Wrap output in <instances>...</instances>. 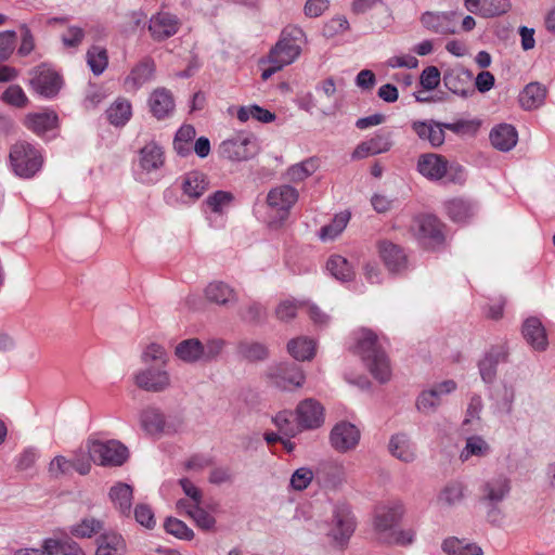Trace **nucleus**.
Returning a JSON list of instances; mask_svg holds the SVG:
<instances>
[{
	"mask_svg": "<svg viewBox=\"0 0 555 555\" xmlns=\"http://www.w3.org/2000/svg\"><path fill=\"white\" fill-rule=\"evenodd\" d=\"M353 352L362 358L372 375L380 383L390 379L391 369L386 353L382 350L377 336L371 330L362 328L356 334Z\"/></svg>",
	"mask_w": 555,
	"mask_h": 555,
	"instance_id": "nucleus-1",
	"label": "nucleus"
},
{
	"mask_svg": "<svg viewBox=\"0 0 555 555\" xmlns=\"http://www.w3.org/2000/svg\"><path fill=\"white\" fill-rule=\"evenodd\" d=\"M512 492V479L501 473L482 480L478 488L479 503L487 509V519L491 524L501 520L500 505Z\"/></svg>",
	"mask_w": 555,
	"mask_h": 555,
	"instance_id": "nucleus-2",
	"label": "nucleus"
},
{
	"mask_svg": "<svg viewBox=\"0 0 555 555\" xmlns=\"http://www.w3.org/2000/svg\"><path fill=\"white\" fill-rule=\"evenodd\" d=\"M416 167L417 171L429 181L444 180V183L460 185L466 181L463 166L456 163H449L440 154L426 153L420 155Z\"/></svg>",
	"mask_w": 555,
	"mask_h": 555,
	"instance_id": "nucleus-3",
	"label": "nucleus"
},
{
	"mask_svg": "<svg viewBox=\"0 0 555 555\" xmlns=\"http://www.w3.org/2000/svg\"><path fill=\"white\" fill-rule=\"evenodd\" d=\"M9 164L15 176L31 179L41 170L43 155L35 145L18 141L10 149Z\"/></svg>",
	"mask_w": 555,
	"mask_h": 555,
	"instance_id": "nucleus-4",
	"label": "nucleus"
},
{
	"mask_svg": "<svg viewBox=\"0 0 555 555\" xmlns=\"http://www.w3.org/2000/svg\"><path fill=\"white\" fill-rule=\"evenodd\" d=\"M305 42L306 35L301 28L285 27L268 54V63H280L284 67L291 65L299 57Z\"/></svg>",
	"mask_w": 555,
	"mask_h": 555,
	"instance_id": "nucleus-5",
	"label": "nucleus"
},
{
	"mask_svg": "<svg viewBox=\"0 0 555 555\" xmlns=\"http://www.w3.org/2000/svg\"><path fill=\"white\" fill-rule=\"evenodd\" d=\"M404 505L399 500L389 501L376 507L373 520V529L376 539L380 542L389 532L396 529L404 515Z\"/></svg>",
	"mask_w": 555,
	"mask_h": 555,
	"instance_id": "nucleus-6",
	"label": "nucleus"
},
{
	"mask_svg": "<svg viewBox=\"0 0 555 555\" xmlns=\"http://www.w3.org/2000/svg\"><path fill=\"white\" fill-rule=\"evenodd\" d=\"M89 455L93 463L101 466H120L128 459V449L117 440L92 441Z\"/></svg>",
	"mask_w": 555,
	"mask_h": 555,
	"instance_id": "nucleus-7",
	"label": "nucleus"
},
{
	"mask_svg": "<svg viewBox=\"0 0 555 555\" xmlns=\"http://www.w3.org/2000/svg\"><path fill=\"white\" fill-rule=\"evenodd\" d=\"M294 421L299 431L315 430L325 423V409L321 402L307 398L297 404L294 410Z\"/></svg>",
	"mask_w": 555,
	"mask_h": 555,
	"instance_id": "nucleus-8",
	"label": "nucleus"
},
{
	"mask_svg": "<svg viewBox=\"0 0 555 555\" xmlns=\"http://www.w3.org/2000/svg\"><path fill=\"white\" fill-rule=\"evenodd\" d=\"M258 153L256 139L247 134H238L227 139L219 145V154L230 162H245Z\"/></svg>",
	"mask_w": 555,
	"mask_h": 555,
	"instance_id": "nucleus-9",
	"label": "nucleus"
},
{
	"mask_svg": "<svg viewBox=\"0 0 555 555\" xmlns=\"http://www.w3.org/2000/svg\"><path fill=\"white\" fill-rule=\"evenodd\" d=\"M30 86L42 98L53 99L62 89L61 75L48 64H41L31 70Z\"/></svg>",
	"mask_w": 555,
	"mask_h": 555,
	"instance_id": "nucleus-10",
	"label": "nucleus"
},
{
	"mask_svg": "<svg viewBox=\"0 0 555 555\" xmlns=\"http://www.w3.org/2000/svg\"><path fill=\"white\" fill-rule=\"evenodd\" d=\"M411 229L418 243L426 248H435L443 242L441 224L433 215L415 217Z\"/></svg>",
	"mask_w": 555,
	"mask_h": 555,
	"instance_id": "nucleus-11",
	"label": "nucleus"
},
{
	"mask_svg": "<svg viewBox=\"0 0 555 555\" xmlns=\"http://www.w3.org/2000/svg\"><path fill=\"white\" fill-rule=\"evenodd\" d=\"M456 389V383L452 379L443 380L423 389L416 398L415 406L418 412L429 415L435 413L442 403L443 396L450 395Z\"/></svg>",
	"mask_w": 555,
	"mask_h": 555,
	"instance_id": "nucleus-12",
	"label": "nucleus"
},
{
	"mask_svg": "<svg viewBox=\"0 0 555 555\" xmlns=\"http://www.w3.org/2000/svg\"><path fill=\"white\" fill-rule=\"evenodd\" d=\"M299 193L289 184H282L271 189L267 195L268 206L275 212L280 222L287 219L291 209L297 203Z\"/></svg>",
	"mask_w": 555,
	"mask_h": 555,
	"instance_id": "nucleus-13",
	"label": "nucleus"
},
{
	"mask_svg": "<svg viewBox=\"0 0 555 555\" xmlns=\"http://www.w3.org/2000/svg\"><path fill=\"white\" fill-rule=\"evenodd\" d=\"M462 14L455 11L425 12L421 16L422 25L429 31L439 35H453L459 30Z\"/></svg>",
	"mask_w": 555,
	"mask_h": 555,
	"instance_id": "nucleus-14",
	"label": "nucleus"
},
{
	"mask_svg": "<svg viewBox=\"0 0 555 555\" xmlns=\"http://www.w3.org/2000/svg\"><path fill=\"white\" fill-rule=\"evenodd\" d=\"M268 377L282 390L301 387L305 382L304 372L294 363H280L269 367Z\"/></svg>",
	"mask_w": 555,
	"mask_h": 555,
	"instance_id": "nucleus-15",
	"label": "nucleus"
},
{
	"mask_svg": "<svg viewBox=\"0 0 555 555\" xmlns=\"http://www.w3.org/2000/svg\"><path fill=\"white\" fill-rule=\"evenodd\" d=\"M361 433L359 428L346 421L338 422L330 433V443L339 453L354 450L359 444Z\"/></svg>",
	"mask_w": 555,
	"mask_h": 555,
	"instance_id": "nucleus-16",
	"label": "nucleus"
},
{
	"mask_svg": "<svg viewBox=\"0 0 555 555\" xmlns=\"http://www.w3.org/2000/svg\"><path fill=\"white\" fill-rule=\"evenodd\" d=\"M444 87L461 98H469L475 93L473 73L462 66H454L443 72Z\"/></svg>",
	"mask_w": 555,
	"mask_h": 555,
	"instance_id": "nucleus-17",
	"label": "nucleus"
},
{
	"mask_svg": "<svg viewBox=\"0 0 555 555\" xmlns=\"http://www.w3.org/2000/svg\"><path fill=\"white\" fill-rule=\"evenodd\" d=\"M135 385L146 391L159 392L170 385V376L165 366H146L134 375Z\"/></svg>",
	"mask_w": 555,
	"mask_h": 555,
	"instance_id": "nucleus-18",
	"label": "nucleus"
},
{
	"mask_svg": "<svg viewBox=\"0 0 555 555\" xmlns=\"http://www.w3.org/2000/svg\"><path fill=\"white\" fill-rule=\"evenodd\" d=\"M356 528L354 517L347 504H336L333 512L332 535L336 541H346Z\"/></svg>",
	"mask_w": 555,
	"mask_h": 555,
	"instance_id": "nucleus-19",
	"label": "nucleus"
},
{
	"mask_svg": "<svg viewBox=\"0 0 555 555\" xmlns=\"http://www.w3.org/2000/svg\"><path fill=\"white\" fill-rule=\"evenodd\" d=\"M165 162L163 149L155 142L147 143L140 150L139 167L140 176L151 175L159 170ZM141 181L149 182L150 179L140 177Z\"/></svg>",
	"mask_w": 555,
	"mask_h": 555,
	"instance_id": "nucleus-20",
	"label": "nucleus"
},
{
	"mask_svg": "<svg viewBox=\"0 0 555 555\" xmlns=\"http://www.w3.org/2000/svg\"><path fill=\"white\" fill-rule=\"evenodd\" d=\"M180 27V21L168 12H159L150 20L149 30L154 40L163 41L176 35Z\"/></svg>",
	"mask_w": 555,
	"mask_h": 555,
	"instance_id": "nucleus-21",
	"label": "nucleus"
},
{
	"mask_svg": "<svg viewBox=\"0 0 555 555\" xmlns=\"http://www.w3.org/2000/svg\"><path fill=\"white\" fill-rule=\"evenodd\" d=\"M156 70L155 62L152 57L142 59L125 78L124 85L128 91H137L143 85L147 83L154 78Z\"/></svg>",
	"mask_w": 555,
	"mask_h": 555,
	"instance_id": "nucleus-22",
	"label": "nucleus"
},
{
	"mask_svg": "<svg viewBox=\"0 0 555 555\" xmlns=\"http://www.w3.org/2000/svg\"><path fill=\"white\" fill-rule=\"evenodd\" d=\"M392 146L389 133L377 132L371 139L361 142L352 152L353 159H362L369 156L388 152Z\"/></svg>",
	"mask_w": 555,
	"mask_h": 555,
	"instance_id": "nucleus-23",
	"label": "nucleus"
},
{
	"mask_svg": "<svg viewBox=\"0 0 555 555\" xmlns=\"http://www.w3.org/2000/svg\"><path fill=\"white\" fill-rule=\"evenodd\" d=\"M378 251L386 268L392 273H400L406 269V256L403 249L388 241H383L378 245Z\"/></svg>",
	"mask_w": 555,
	"mask_h": 555,
	"instance_id": "nucleus-24",
	"label": "nucleus"
},
{
	"mask_svg": "<svg viewBox=\"0 0 555 555\" xmlns=\"http://www.w3.org/2000/svg\"><path fill=\"white\" fill-rule=\"evenodd\" d=\"M507 359V350L504 346L491 347L479 361V372L485 383H492L496 376V366Z\"/></svg>",
	"mask_w": 555,
	"mask_h": 555,
	"instance_id": "nucleus-25",
	"label": "nucleus"
},
{
	"mask_svg": "<svg viewBox=\"0 0 555 555\" xmlns=\"http://www.w3.org/2000/svg\"><path fill=\"white\" fill-rule=\"evenodd\" d=\"M57 125V114L50 109L29 113L25 118V126L39 137H43L48 131L55 129Z\"/></svg>",
	"mask_w": 555,
	"mask_h": 555,
	"instance_id": "nucleus-26",
	"label": "nucleus"
},
{
	"mask_svg": "<svg viewBox=\"0 0 555 555\" xmlns=\"http://www.w3.org/2000/svg\"><path fill=\"white\" fill-rule=\"evenodd\" d=\"M149 106L155 118L164 119L173 113L175 100L169 90L166 88H157L149 98Z\"/></svg>",
	"mask_w": 555,
	"mask_h": 555,
	"instance_id": "nucleus-27",
	"label": "nucleus"
},
{
	"mask_svg": "<svg viewBox=\"0 0 555 555\" xmlns=\"http://www.w3.org/2000/svg\"><path fill=\"white\" fill-rule=\"evenodd\" d=\"M522 336L526 341L537 351L546 349L548 341L542 322L535 318H528L522 324Z\"/></svg>",
	"mask_w": 555,
	"mask_h": 555,
	"instance_id": "nucleus-28",
	"label": "nucleus"
},
{
	"mask_svg": "<svg viewBox=\"0 0 555 555\" xmlns=\"http://www.w3.org/2000/svg\"><path fill=\"white\" fill-rule=\"evenodd\" d=\"M412 129L423 141H428L434 147L444 142V130L442 124L435 120H416L412 122Z\"/></svg>",
	"mask_w": 555,
	"mask_h": 555,
	"instance_id": "nucleus-29",
	"label": "nucleus"
},
{
	"mask_svg": "<svg viewBox=\"0 0 555 555\" xmlns=\"http://www.w3.org/2000/svg\"><path fill=\"white\" fill-rule=\"evenodd\" d=\"M388 450L393 457L404 463H411L416 459L415 446L411 438L403 433L390 437Z\"/></svg>",
	"mask_w": 555,
	"mask_h": 555,
	"instance_id": "nucleus-30",
	"label": "nucleus"
},
{
	"mask_svg": "<svg viewBox=\"0 0 555 555\" xmlns=\"http://www.w3.org/2000/svg\"><path fill=\"white\" fill-rule=\"evenodd\" d=\"M209 180L201 171L193 170L181 177V190L183 195L191 199H198L207 191Z\"/></svg>",
	"mask_w": 555,
	"mask_h": 555,
	"instance_id": "nucleus-31",
	"label": "nucleus"
},
{
	"mask_svg": "<svg viewBox=\"0 0 555 555\" xmlns=\"http://www.w3.org/2000/svg\"><path fill=\"white\" fill-rule=\"evenodd\" d=\"M205 298L218 306H228L237 301V294L233 287L221 281L209 283L204 291Z\"/></svg>",
	"mask_w": 555,
	"mask_h": 555,
	"instance_id": "nucleus-32",
	"label": "nucleus"
},
{
	"mask_svg": "<svg viewBox=\"0 0 555 555\" xmlns=\"http://www.w3.org/2000/svg\"><path fill=\"white\" fill-rule=\"evenodd\" d=\"M114 507L125 517H130L133 499V489L125 482H117L108 492Z\"/></svg>",
	"mask_w": 555,
	"mask_h": 555,
	"instance_id": "nucleus-33",
	"label": "nucleus"
},
{
	"mask_svg": "<svg viewBox=\"0 0 555 555\" xmlns=\"http://www.w3.org/2000/svg\"><path fill=\"white\" fill-rule=\"evenodd\" d=\"M466 486L463 481L451 480L444 485L437 495V503L441 507H454L461 504L466 496Z\"/></svg>",
	"mask_w": 555,
	"mask_h": 555,
	"instance_id": "nucleus-34",
	"label": "nucleus"
},
{
	"mask_svg": "<svg viewBox=\"0 0 555 555\" xmlns=\"http://www.w3.org/2000/svg\"><path fill=\"white\" fill-rule=\"evenodd\" d=\"M518 134L512 125L501 124L490 132L491 144L499 151L508 152L517 144Z\"/></svg>",
	"mask_w": 555,
	"mask_h": 555,
	"instance_id": "nucleus-35",
	"label": "nucleus"
},
{
	"mask_svg": "<svg viewBox=\"0 0 555 555\" xmlns=\"http://www.w3.org/2000/svg\"><path fill=\"white\" fill-rule=\"evenodd\" d=\"M491 452V446L482 436L473 435L466 438L459 457L461 462L465 463L472 459L487 457Z\"/></svg>",
	"mask_w": 555,
	"mask_h": 555,
	"instance_id": "nucleus-36",
	"label": "nucleus"
},
{
	"mask_svg": "<svg viewBox=\"0 0 555 555\" xmlns=\"http://www.w3.org/2000/svg\"><path fill=\"white\" fill-rule=\"evenodd\" d=\"M234 202V195L228 191H216L203 202L202 207L205 214L223 216Z\"/></svg>",
	"mask_w": 555,
	"mask_h": 555,
	"instance_id": "nucleus-37",
	"label": "nucleus"
},
{
	"mask_svg": "<svg viewBox=\"0 0 555 555\" xmlns=\"http://www.w3.org/2000/svg\"><path fill=\"white\" fill-rule=\"evenodd\" d=\"M125 552L126 543L119 533L107 531L98 538L95 555H125Z\"/></svg>",
	"mask_w": 555,
	"mask_h": 555,
	"instance_id": "nucleus-38",
	"label": "nucleus"
},
{
	"mask_svg": "<svg viewBox=\"0 0 555 555\" xmlns=\"http://www.w3.org/2000/svg\"><path fill=\"white\" fill-rule=\"evenodd\" d=\"M175 354L184 363L203 362V343L198 338L184 339L176 346Z\"/></svg>",
	"mask_w": 555,
	"mask_h": 555,
	"instance_id": "nucleus-39",
	"label": "nucleus"
},
{
	"mask_svg": "<svg viewBox=\"0 0 555 555\" xmlns=\"http://www.w3.org/2000/svg\"><path fill=\"white\" fill-rule=\"evenodd\" d=\"M546 96V89L539 82L528 83L519 94L520 106L526 111L540 107Z\"/></svg>",
	"mask_w": 555,
	"mask_h": 555,
	"instance_id": "nucleus-40",
	"label": "nucleus"
},
{
	"mask_svg": "<svg viewBox=\"0 0 555 555\" xmlns=\"http://www.w3.org/2000/svg\"><path fill=\"white\" fill-rule=\"evenodd\" d=\"M444 207L450 219L457 223H464L475 215L474 204L463 198L450 199Z\"/></svg>",
	"mask_w": 555,
	"mask_h": 555,
	"instance_id": "nucleus-41",
	"label": "nucleus"
},
{
	"mask_svg": "<svg viewBox=\"0 0 555 555\" xmlns=\"http://www.w3.org/2000/svg\"><path fill=\"white\" fill-rule=\"evenodd\" d=\"M237 354L247 362H258L268 359L269 349L263 343L245 339L238 343Z\"/></svg>",
	"mask_w": 555,
	"mask_h": 555,
	"instance_id": "nucleus-42",
	"label": "nucleus"
},
{
	"mask_svg": "<svg viewBox=\"0 0 555 555\" xmlns=\"http://www.w3.org/2000/svg\"><path fill=\"white\" fill-rule=\"evenodd\" d=\"M473 14L485 18L495 17L509 11V2H465Z\"/></svg>",
	"mask_w": 555,
	"mask_h": 555,
	"instance_id": "nucleus-43",
	"label": "nucleus"
},
{
	"mask_svg": "<svg viewBox=\"0 0 555 555\" xmlns=\"http://www.w3.org/2000/svg\"><path fill=\"white\" fill-rule=\"evenodd\" d=\"M442 550L447 555H482L483 551L477 543L460 540L455 537L448 538L442 543Z\"/></svg>",
	"mask_w": 555,
	"mask_h": 555,
	"instance_id": "nucleus-44",
	"label": "nucleus"
},
{
	"mask_svg": "<svg viewBox=\"0 0 555 555\" xmlns=\"http://www.w3.org/2000/svg\"><path fill=\"white\" fill-rule=\"evenodd\" d=\"M131 115V103L122 98L117 99L106 109V117L108 121L116 127L126 125L129 121Z\"/></svg>",
	"mask_w": 555,
	"mask_h": 555,
	"instance_id": "nucleus-45",
	"label": "nucleus"
},
{
	"mask_svg": "<svg viewBox=\"0 0 555 555\" xmlns=\"http://www.w3.org/2000/svg\"><path fill=\"white\" fill-rule=\"evenodd\" d=\"M287 350L296 360H310L315 352V343L307 337H297L289 340Z\"/></svg>",
	"mask_w": 555,
	"mask_h": 555,
	"instance_id": "nucleus-46",
	"label": "nucleus"
},
{
	"mask_svg": "<svg viewBox=\"0 0 555 555\" xmlns=\"http://www.w3.org/2000/svg\"><path fill=\"white\" fill-rule=\"evenodd\" d=\"M326 268L336 280L341 282H348L354 275L353 269L348 260L339 255L330 257L326 262Z\"/></svg>",
	"mask_w": 555,
	"mask_h": 555,
	"instance_id": "nucleus-47",
	"label": "nucleus"
},
{
	"mask_svg": "<svg viewBox=\"0 0 555 555\" xmlns=\"http://www.w3.org/2000/svg\"><path fill=\"white\" fill-rule=\"evenodd\" d=\"M318 169V160L308 158L291 166L285 173L286 180L291 182H300L309 178Z\"/></svg>",
	"mask_w": 555,
	"mask_h": 555,
	"instance_id": "nucleus-48",
	"label": "nucleus"
},
{
	"mask_svg": "<svg viewBox=\"0 0 555 555\" xmlns=\"http://www.w3.org/2000/svg\"><path fill=\"white\" fill-rule=\"evenodd\" d=\"M196 135V130L191 125H183L176 133L173 141V149L180 156H188L191 154V142Z\"/></svg>",
	"mask_w": 555,
	"mask_h": 555,
	"instance_id": "nucleus-49",
	"label": "nucleus"
},
{
	"mask_svg": "<svg viewBox=\"0 0 555 555\" xmlns=\"http://www.w3.org/2000/svg\"><path fill=\"white\" fill-rule=\"evenodd\" d=\"M237 118L242 122H245L249 119H255L257 121L268 124L275 119V114L259 105L254 104L248 106H241L237 111Z\"/></svg>",
	"mask_w": 555,
	"mask_h": 555,
	"instance_id": "nucleus-50",
	"label": "nucleus"
},
{
	"mask_svg": "<svg viewBox=\"0 0 555 555\" xmlns=\"http://www.w3.org/2000/svg\"><path fill=\"white\" fill-rule=\"evenodd\" d=\"M141 425L149 434L159 433L165 425L164 415L155 408H147L141 413Z\"/></svg>",
	"mask_w": 555,
	"mask_h": 555,
	"instance_id": "nucleus-51",
	"label": "nucleus"
},
{
	"mask_svg": "<svg viewBox=\"0 0 555 555\" xmlns=\"http://www.w3.org/2000/svg\"><path fill=\"white\" fill-rule=\"evenodd\" d=\"M87 63L94 75H101L108 65L106 49L98 46L91 47L87 52Z\"/></svg>",
	"mask_w": 555,
	"mask_h": 555,
	"instance_id": "nucleus-52",
	"label": "nucleus"
},
{
	"mask_svg": "<svg viewBox=\"0 0 555 555\" xmlns=\"http://www.w3.org/2000/svg\"><path fill=\"white\" fill-rule=\"evenodd\" d=\"M103 529V522L95 518H83L80 522L72 526L70 533L80 539L91 538Z\"/></svg>",
	"mask_w": 555,
	"mask_h": 555,
	"instance_id": "nucleus-53",
	"label": "nucleus"
},
{
	"mask_svg": "<svg viewBox=\"0 0 555 555\" xmlns=\"http://www.w3.org/2000/svg\"><path fill=\"white\" fill-rule=\"evenodd\" d=\"M350 215L348 212H340L336 215L330 224L324 225L321 229L320 238L322 241L334 240L347 227Z\"/></svg>",
	"mask_w": 555,
	"mask_h": 555,
	"instance_id": "nucleus-54",
	"label": "nucleus"
},
{
	"mask_svg": "<svg viewBox=\"0 0 555 555\" xmlns=\"http://www.w3.org/2000/svg\"><path fill=\"white\" fill-rule=\"evenodd\" d=\"M142 362L149 366H166L167 352L158 344H150L141 356Z\"/></svg>",
	"mask_w": 555,
	"mask_h": 555,
	"instance_id": "nucleus-55",
	"label": "nucleus"
},
{
	"mask_svg": "<svg viewBox=\"0 0 555 555\" xmlns=\"http://www.w3.org/2000/svg\"><path fill=\"white\" fill-rule=\"evenodd\" d=\"M164 528L167 533L175 535L178 539L190 541L194 538V532L182 520L168 517L165 520Z\"/></svg>",
	"mask_w": 555,
	"mask_h": 555,
	"instance_id": "nucleus-56",
	"label": "nucleus"
},
{
	"mask_svg": "<svg viewBox=\"0 0 555 555\" xmlns=\"http://www.w3.org/2000/svg\"><path fill=\"white\" fill-rule=\"evenodd\" d=\"M294 417V412L284 410L280 411L273 418L272 422L282 431L284 435L288 437H295L299 431L297 429V424H293L292 418Z\"/></svg>",
	"mask_w": 555,
	"mask_h": 555,
	"instance_id": "nucleus-57",
	"label": "nucleus"
},
{
	"mask_svg": "<svg viewBox=\"0 0 555 555\" xmlns=\"http://www.w3.org/2000/svg\"><path fill=\"white\" fill-rule=\"evenodd\" d=\"M415 540V531L413 529H393L389 534L380 541L384 544L409 546Z\"/></svg>",
	"mask_w": 555,
	"mask_h": 555,
	"instance_id": "nucleus-58",
	"label": "nucleus"
},
{
	"mask_svg": "<svg viewBox=\"0 0 555 555\" xmlns=\"http://www.w3.org/2000/svg\"><path fill=\"white\" fill-rule=\"evenodd\" d=\"M188 515L195 521L198 528L204 530H210L215 527L216 520L214 516H211L208 512L199 506V504H194L190 506L188 509Z\"/></svg>",
	"mask_w": 555,
	"mask_h": 555,
	"instance_id": "nucleus-59",
	"label": "nucleus"
},
{
	"mask_svg": "<svg viewBox=\"0 0 555 555\" xmlns=\"http://www.w3.org/2000/svg\"><path fill=\"white\" fill-rule=\"evenodd\" d=\"M2 100L15 107H24L27 102V95L18 85H11L2 94Z\"/></svg>",
	"mask_w": 555,
	"mask_h": 555,
	"instance_id": "nucleus-60",
	"label": "nucleus"
},
{
	"mask_svg": "<svg viewBox=\"0 0 555 555\" xmlns=\"http://www.w3.org/2000/svg\"><path fill=\"white\" fill-rule=\"evenodd\" d=\"M73 543L74 541L69 539L47 538L43 540L39 551L42 552V555H56L59 553L63 555L65 546Z\"/></svg>",
	"mask_w": 555,
	"mask_h": 555,
	"instance_id": "nucleus-61",
	"label": "nucleus"
},
{
	"mask_svg": "<svg viewBox=\"0 0 555 555\" xmlns=\"http://www.w3.org/2000/svg\"><path fill=\"white\" fill-rule=\"evenodd\" d=\"M313 479V472L308 467L296 469L291 477V487L294 490L302 491L308 488Z\"/></svg>",
	"mask_w": 555,
	"mask_h": 555,
	"instance_id": "nucleus-62",
	"label": "nucleus"
},
{
	"mask_svg": "<svg viewBox=\"0 0 555 555\" xmlns=\"http://www.w3.org/2000/svg\"><path fill=\"white\" fill-rule=\"evenodd\" d=\"M224 347L225 341L221 338H210L203 343V362L206 363L217 359Z\"/></svg>",
	"mask_w": 555,
	"mask_h": 555,
	"instance_id": "nucleus-63",
	"label": "nucleus"
},
{
	"mask_svg": "<svg viewBox=\"0 0 555 555\" xmlns=\"http://www.w3.org/2000/svg\"><path fill=\"white\" fill-rule=\"evenodd\" d=\"M440 81L441 74L436 66H428L423 69L420 77V83L425 90H435L439 86Z\"/></svg>",
	"mask_w": 555,
	"mask_h": 555,
	"instance_id": "nucleus-64",
	"label": "nucleus"
}]
</instances>
